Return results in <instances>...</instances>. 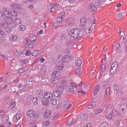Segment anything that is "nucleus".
Instances as JSON below:
<instances>
[{
  "instance_id": "26",
  "label": "nucleus",
  "mask_w": 127,
  "mask_h": 127,
  "mask_svg": "<svg viewBox=\"0 0 127 127\" xmlns=\"http://www.w3.org/2000/svg\"><path fill=\"white\" fill-rule=\"evenodd\" d=\"M89 6L91 10L93 11H96L97 9L96 8L92 3H90Z\"/></svg>"
},
{
  "instance_id": "29",
  "label": "nucleus",
  "mask_w": 127,
  "mask_h": 127,
  "mask_svg": "<svg viewBox=\"0 0 127 127\" xmlns=\"http://www.w3.org/2000/svg\"><path fill=\"white\" fill-rule=\"evenodd\" d=\"M37 39V37L35 35H32L30 38L29 40L31 42H32L35 41Z\"/></svg>"
},
{
  "instance_id": "48",
  "label": "nucleus",
  "mask_w": 127,
  "mask_h": 127,
  "mask_svg": "<svg viewBox=\"0 0 127 127\" xmlns=\"http://www.w3.org/2000/svg\"><path fill=\"white\" fill-rule=\"evenodd\" d=\"M78 85L79 86L81 87L82 88H83V87H87L86 84L82 83V82H81L80 84H78Z\"/></svg>"
},
{
  "instance_id": "24",
  "label": "nucleus",
  "mask_w": 127,
  "mask_h": 127,
  "mask_svg": "<svg viewBox=\"0 0 127 127\" xmlns=\"http://www.w3.org/2000/svg\"><path fill=\"white\" fill-rule=\"evenodd\" d=\"M114 90L116 91L118 93H120L121 92V90L120 88L116 85H114L113 87Z\"/></svg>"
},
{
  "instance_id": "39",
  "label": "nucleus",
  "mask_w": 127,
  "mask_h": 127,
  "mask_svg": "<svg viewBox=\"0 0 127 127\" xmlns=\"http://www.w3.org/2000/svg\"><path fill=\"white\" fill-rule=\"evenodd\" d=\"M105 65L104 64H102L101 67V70L102 72H105L106 71Z\"/></svg>"
},
{
  "instance_id": "17",
  "label": "nucleus",
  "mask_w": 127,
  "mask_h": 127,
  "mask_svg": "<svg viewBox=\"0 0 127 127\" xmlns=\"http://www.w3.org/2000/svg\"><path fill=\"white\" fill-rule=\"evenodd\" d=\"M60 79L58 78L52 77L51 80V81L52 83L54 84H56L58 83L59 82Z\"/></svg>"
},
{
  "instance_id": "14",
  "label": "nucleus",
  "mask_w": 127,
  "mask_h": 127,
  "mask_svg": "<svg viewBox=\"0 0 127 127\" xmlns=\"http://www.w3.org/2000/svg\"><path fill=\"white\" fill-rule=\"evenodd\" d=\"M127 106L124 104H121L119 107V110L122 112H125L127 109Z\"/></svg>"
},
{
  "instance_id": "52",
  "label": "nucleus",
  "mask_w": 127,
  "mask_h": 127,
  "mask_svg": "<svg viewBox=\"0 0 127 127\" xmlns=\"http://www.w3.org/2000/svg\"><path fill=\"white\" fill-rule=\"evenodd\" d=\"M32 54L31 51H27L25 53V55L26 56H29L31 55Z\"/></svg>"
},
{
  "instance_id": "8",
  "label": "nucleus",
  "mask_w": 127,
  "mask_h": 127,
  "mask_svg": "<svg viewBox=\"0 0 127 127\" xmlns=\"http://www.w3.org/2000/svg\"><path fill=\"white\" fill-rule=\"evenodd\" d=\"M71 104L70 103V101L68 100L65 101L63 103V106L65 108H67L68 110L70 109L72 107Z\"/></svg>"
},
{
  "instance_id": "58",
  "label": "nucleus",
  "mask_w": 127,
  "mask_h": 127,
  "mask_svg": "<svg viewBox=\"0 0 127 127\" xmlns=\"http://www.w3.org/2000/svg\"><path fill=\"white\" fill-rule=\"evenodd\" d=\"M62 106V104L61 102L59 103L57 105V109H59Z\"/></svg>"
},
{
  "instance_id": "61",
  "label": "nucleus",
  "mask_w": 127,
  "mask_h": 127,
  "mask_svg": "<svg viewBox=\"0 0 127 127\" xmlns=\"http://www.w3.org/2000/svg\"><path fill=\"white\" fill-rule=\"evenodd\" d=\"M0 57L1 58H3V59L5 60H6L8 59L7 57H6L5 56H3L2 55H0Z\"/></svg>"
},
{
  "instance_id": "32",
  "label": "nucleus",
  "mask_w": 127,
  "mask_h": 127,
  "mask_svg": "<svg viewBox=\"0 0 127 127\" xmlns=\"http://www.w3.org/2000/svg\"><path fill=\"white\" fill-rule=\"evenodd\" d=\"M19 30L21 31H24L26 29V26L25 25H20L19 27Z\"/></svg>"
},
{
  "instance_id": "55",
  "label": "nucleus",
  "mask_w": 127,
  "mask_h": 127,
  "mask_svg": "<svg viewBox=\"0 0 127 127\" xmlns=\"http://www.w3.org/2000/svg\"><path fill=\"white\" fill-rule=\"evenodd\" d=\"M117 17L119 18H121L122 16V12L120 11L119 13L116 15Z\"/></svg>"
},
{
  "instance_id": "28",
  "label": "nucleus",
  "mask_w": 127,
  "mask_h": 127,
  "mask_svg": "<svg viewBox=\"0 0 127 127\" xmlns=\"http://www.w3.org/2000/svg\"><path fill=\"white\" fill-rule=\"evenodd\" d=\"M99 88V85H97L95 86L94 88V94L95 95H96L98 92Z\"/></svg>"
},
{
  "instance_id": "41",
  "label": "nucleus",
  "mask_w": 127,
  "mask_h": 127,
  "mask_svg": "<svg viewBox=\"0 0 127 127\" xmlns=\"http://www.w3.org/2000/svg\"><path fill=\"white\" fill-rule=\"evenodd\" d=\"M15 21L14 20V23H16V24H20L21 23V20L20 19L18 18H15Z\"/></svg>"
},
{
  "instance_id": "53",
  "label": "nucleus",
  "mask_w": 127,
  "mask_h": 127,
  "mask_svg": "<svg viewBox=\"0 0 127 127\" xmlns=\"http://www.w3.org/2000/svg\"><path fill=\"white\" fill-rule=\"evenodd\" d=\"M6 11H8L5 10L4 11H0V17H3V14H4V15H5V12Z\"/></svg>"
},
{
  "instance_id": "22",
  "label": "nucleus",
  "mask_w": 127,
  "mask_h": 127,
  "mask_svg": "<svg viewBox=\"0 0 127 127\" xmlns=\"http://www.w3.org/2000/svg\"><path fill=\"white\" fill-rule=\"evenodd\" d=\"M89 115L87 113H85L82 115L80 117L81 119L83 121H85L87 119Z\"/></svg>"
},
{
  "instance_id": "50",
  "label": "nucleus",
  "mask_w": 127,
  "mask_h": 127,
  "mask_svg": "<svg viewBox=\"0 0 127 127\" xmlns=\"http://www.w3.org/2000/svg\"><path fill=\"white\" fill-rule=\"evenodd\" d=\"M62 18L59 16V17L57 19V23H62Z\"/></svg>"
},
{
  "instance_id": "23",
  "label": "nucleus",
  "mask_w": 127,
  "mask_h": 127,
  "mask_svg": "<svg viewBox=\"0 0 127 127\" xmlns=\"http://www.w3.org/2000/svg\"><path fill=\"white\" fill-rule=\"evenodd\" d=\"M42 124L43 126L46 127L50 126L51 125V123L50 121H46L43 122Z\"/></svg>"
},
{
  "instance_id": "43",
  "label": "nucleus",
  "mask_w": 127,
  "mask_h": 127,
  "mask_svg": "<svg viewBox=\"0 0 127 127\" xmlns=\"http://www.w3.org/2000/svg\"><path fill=\"white\" fill-rule=\"evenodd\" d=\"M32 102L35 104L36 105L37 103V98L36 97H33L32 99Z\"/></svg>"
},
{
  "instance_id": "19",
  "label": "nucleus",
  "mask_w": 127,
  "mask_h": 127,
  "mask_svg": "<svg viewBox=\"0 0 127 127\" xmlns=\"http://www.w3.org/2000/svg\"><path fill=\"white\" fill-rule=\"evenodd\" d=\"M61 73L59 71H55L53 72L52 74V77L57 78L60 76Z\"/></svg>"
},
{
  "instance_id": "63",
  "label": "nucleus",
  "mask_w": 127,
  "mask_h": 127,
  "mask_svg": "<svg viewBox=\"0 0 127 127\" xmlns=\"http://www.w3.org/2000/svg\"><path fill=\"white\" fill-rule=\"evenodd\" d=\"M90 104L93 107V108L95 106L96 103L95 102H94Z\"/></svg>"
},
{
  "instance_id": "56",
  "label": "nucleus",
  "mask_w": 127,
  "mask_h": 127,
  "mask_svg": "<svg viewBox=\"0 0 127 127\" xmlns=\"http://www.w3.org/2000/svg\"><path fill=\"white\" fill-rule=\"evenodd\" d=\"M64 14V12H62L61 14H60V15L59 16V17L62 18H64L65 16Z\"/></svg>"
},
{
  "instance_id": "60",
  "label": "nucleus",
  "mask_w": 127,
  "mask_h": 127,
  "mask_svg": "<svg viewBox=\"0 0 127 127\" xmlns=\"http://www.w3.org/2000/svg\"><path fill=\"white\" fill-rule=\"evenodd\" d=\"M33 5L30 4L28 6V8L30 9H32L33 8Z\"/></svg>"
},
{
  "instance_id": "15",
  "label": "nucleus",
  "mask_w": 127,
  "mask_h": 127,
  "mask_svg": "<svg viewBox=\"0 0 127 127\" xmlns=\"http://www.w3.org/2000/svg\"><path fill=\"white\" fill-rule=\"evenodd\" d=\"M17 36L14 34L12 35L9 37L10 41L12 42H15L17 40Z\"/></svg>"
},
{
  "instance_id": "21",
  "label": "nucleus",
  "mask_w": 127,
  "mask_h": 127,
  "mask_svg": "<svg viewBox=\"0 0 127 127\" xmlns=\"http://www.w3.org/2000/svg\"><path fill=\"white\" fill-rule=\"evenodd\" d=\"M9 14L10 16H11L14 17H16L18 15V13L17 11L15 10H14L13 11H12L11 13L10 12Z\"/></svg>"
},
{
  "instance_id": "6",
  "label": "nucleus",
  "mask_w": 127,
  "mask_h": 127,
  "mask_svg": "<svg viewBox=\"0 0 127 127\" xmlns=\"http://www.w3.org/2000/svg\"><path fill=\"white\" fill-rule=\"evenodd\" d=\"M67 86V84L65 81L62 80L60 83V85L58 88L60 90V92H63L64 88Z\"/></svg>"
},
{
  "instance_id": "34",
  "label": "nucleus",
  "mask_w": 127,
  "mask_h": 127,
  "mask_svg": "<svg viewBox=\"0 0 127 127\" xmlns=\"http://www.w3.org/2000/svg\"><path fill=\"white\" fill-rule=\"evenodd\" d=\"M100 127H109V125L106 122H103L100 125Z\"/></svg>"
},
{
  "instance_id": "59",
  "label": "nucleus",
  "mask_w": 127,
  "mask_h": 127,
  "mask_svg": "<svg viewBox=\"0 0 127 127\" xmlns=\"http://www.w3.org/2000/svg\"><path fill=\"white\" fill-rule=\"evenodd\" d=\"M43 32V30H41L37 32V35H40Z\"/></svg>"
},
{
  "instance_id": "37",
  "label": "nucleus",
  "mask_w": 127,
  "mask_h": 127,
  "mask_svg": "<svg viewBox=\"0 0 127 127\" xmlns=\"http://www.w3.org/2000/svg\"><path fill=\"white\" fill-rule=\"evenodd\" d=\"M81 69L80 68H78L76 69L75 73L77 75H80L81 73Z\"/></svg>"
},
{
  "instance_id": "13",
  "label": "nucleus",
  "mask_w": 127,
  "mask_h": 127,
  "mask_svg": "<svg viewBox=\"0 0 127 127\" xmlns=\"http://www.w3.org/2000/svg\"><path fill=\"white\" fill-rule=\"evenodd\" d=\"M63 92H60V90L59 89V88H57V90H54L53 91V93L54 95L56 97H58L61 95V94Z\"/></svg>"
},
{
  "instance_id": "3",
  "label": "nucleus",
  "mask_w": 127,
  "mask_h": 127,
  "mask_svg": "<svg viewBox=\"0 0 127 127\" xmlns=\"http://www.w3.org/2000/svg\"><path fill=\"white\" fill-rule=\"evenodd\" d=\"M26 115L28 118L33 117L36 119L39 116V112L38 111L35 112L33 110H29L27 112Z\"/></svg>"
},
{
  "instance_id": "64",
  "label": "nucleus",
  "mask_w": 127,
  "mask_h": 127,
  "mask_svg": "<svg viewBox=\"0 0 127 127\" xmlns=\"http://www.w3.org/2000/svg\"><path fill=\"white\" fill-rule=\"evenodd\" d=\"M113 105L111 104H109L107 105V108L108 109H110L112 108Z\"/></svg>"
},
{
  "instance_id": "16",
  "label": "nucleus",
  "mask_w": 127,
  "mask_h": 127,
  "mask_svg": "<svg viewBox=\"0 0 127 127\" xmlns=\"http://www.w3.org/2000/svg\"><path fill=\"white\" fill-rule=\"evenodd\" d=\"M71 59V57L68 55L64 56L62 58V61L64 62H67L69 61Z\"/></svg>"
},
{
  "instance_id": "51",
  "label": "nucleus",
  "mask_w": 127,
  "mask_h": 127,
  "mask_svg": "<svg viewBox=\"0 0 127 127\" xmlns=\"http://www.w3.org/2000/svg\"><path fill=\"white\" fill-rule=\"evenodd\" d=\"M106 93L107 96H109L110 94V90L109 88H107L106 90Z\"/></svg>"
},
{
  "instance_id": "11",
  "label": "nucleus",
  "mask_w": 127,
  "mask_h": 127,
  "mask_svg": "<svg viewBox=\"0 0 127 127\" xmlns=\"http://www.w3.org/2000/svg\"><path fill=\"white\" fill-rule=\"evenodd\" d=\"M10 6L12 8L16 9H18L19 10H21L22 8L21 6L14 3H12Z\"/></svg>"
},
{
  "instance_id": "38",
  "label": "nucleus",
  "mask_w": 127,
  "mask_h": 127,
  "mask_svg": "<svg viewBox=\"0 0 127 127\" xmlns=\"http://www.w3.org/2000/svg\"><path fill=\"white\" fill-rule=\"evenodd\" d=\"M82 63V61L80 59H77L75 61L76 64L77 66H80Z\"/></svg>"
},
{
  "instance_id": "42",
  "label": "nucleus",
  "mask_w": 127,
  "mask_h": 127,
  "mask_svg": "<svg viewBox=\"0 0 127 127\" xmlns=\"http://www.w3.org/2000/svg\"><path fill=\"white\" fill-rule=\"evenodd\" d=\"M11 105L9 107V108L11 109H12L13 107L15 106L16 105L15 102L13 101L11 102Z\"/></svg>"
},
{
  "instance_id": "2",
  "label": "nucleus",
  "mask_w": 127,
  "mask_h": 127,
  "mask_svg": "<svg viewBox=\"0 0 127 127\" xmlns=\"http://www.w3.org/2000/svg\"><path fill=\"white\" fill-rule=\"evenodd\" d=\"M71 37H73L78 40H81L83 37L81 31L78 29H73L70 30L68 33Z\"/></svg>"
},
{
  "instance_id": "30",
  "label": "nucleus",
  "mask_w": 127,
  "mask_h": 127,
  "mask_svg": "<svg viewBox=\"0 0 127 127\" xmlns=\"http://www.w3.org/2000/svg\"><path fill=\"white\" fill-rule=\"evenodd\" d=\"M0 25L3 28H5L6 27H7L8 26V24L6 22L4 21V19L3 22H1L0 24Z\"/></svg>"
},
{
  "instance_id": "33",
  "label": "nucleus",
  "mask_w": 127,
  "mask_h": 127,
  "mask_svg": "<svg viewBox=\"0 0 127 127\" xmlns=\"http://www.w3.org/2000/svg\"><path fill=\"white\" fill-rule=\"evenodd\" d=\"M5 31L7 33H10L12 31V29L11 27H9L8 26L7 28H5Z\"/></svg>"
},
{
  "instance_id": "40",
  "label": "nucleus",
  "mask_w": 127,
  "mask_h": 127,
  "mask_svg": "<svg viewBox=\"0 0 127 127\" xmlns=\"http://www.w3.org/2000/svg\"><path fill=\"white\" fill-rule=\"evenodd\" d=\"M106 117L108 119H111L112 118V115L111 114V113H107L106 115Z\"/></svg>"
},
{
  "instance_id": "46",
  "label": "nucleus",
  "mask_w": 127,
  "mask_h": 127,
  "mask_svg": "<svg viewBox=\"0 0 127 127\" xmlns=\"http://www.w3.org/2000/svg\"><path fill=\"white\" fill-rule=\"evenodd\" d=\"M38 50H36L34 51L32 54V56H36L38 55L39 53L38 52H39Z\"/></svg>"
},
{
  "instance_id": "12",
  "label": "nucleus",
  "mask_w": 127,
  "mask_h": 127,
  "mask_svg": "<svg viewBox=\"0 0 127 127\" xmlns=\"http://www.w3.org/2000/svg\"><path fill=\"white\" fill-rule=\"evenodd\" d=\"M65 21L68 25H72L74 24L75 20L73 18H68Z\"/></svg>"
},
{
  "instance_id": "62",
  "label": "nucleus",
  "mask_w": 127,
  "mask_h": 127,
  "mask_svg": "<svg viewBox=\"0 0 127 127\" xmlns=\"http://www.w3.org/2000/svg\"><path fill=\"white\" fill-rule=\"evenodd\" d=\"M86 126L87 127H91L92 126V124L88 122L87 123Z\"/></svg>"
},
{
  "instance_id": "25",
  "label": "nucleus",
  "mask_w": 127,
  "mask_h": 127,
  "mask_svg": "<svg viewBox=\"0 0 127 127\" xmlns=\"http://www.w3.org/2000/svg\"><path fill=\"white\" fill-rule=\"evenodd\" d=\"M34 47V45L33 44H30L25 47V49L27 51H28L30 50L31 48H33Z\"/></svg>"
},
{
  "instance_id": "27",
  "label": "nucleus",
  "mask_w": 127,
  "mask_h": 127,
  "mask_svg": "<svg viewBox=\"0 0 127 127\" xmlns=\"http://www.w3.org/2000/svg\"><path fill=\"white\" fill-rule=\"evenodd\" d=\"M102 110L101 109L98 108L96 110H95L93 112V114H94L95 115H97L98 114L102 112Z\"/></svg>"
},
{
  "instance_id": "45",
  "label": "nucleus",
  "mask_w": 127,
  "mask_h": 127,
  "mask_svg": "<svg viewBox=\"0 0 127 127\" xmlns=\"http://www.w3.org/2000/svg\"><path fill=\"white\" fill-rule=\"evenodd\" d=\"M6 34L0 30V38H2L4 37Z\"/></svg>"
},
{
  "instance_id": "49",
  "label": "nucleus",
  "mask_w": 127,
  "mask_h": 127,
  "mask_svg": "<svg viewBox=\"0 0 127 127\" xmlns=\"http://www.w3.org/2000/svg\"><path fill=\"white\" fill-rule=\"evenodd\" d=\"M70 51L69 48H67L63 50V52L64 53H67Z\"/></svg>"
},
{
  "instance_id": "36",
  "label": "nucleus",
  "mask_w": 127,
  "mask_h": 127,
  "mask_svg": "<svg viewBox=\"0 0 127 127\" xmlns=\"http://www.w3.org/2000/svg\"><path fill=\"white\" fill-rule=\"evenodd\" d=\"M50 101L49 100L45 99V100L42 101V103L44 105L48 106L49 105Z\"/></svg>"
},
{
  "instance_id": "1",
  "label": "nucleus",
  "mask_w": 127,
  "mask_h": 127,
  "mask_svg": "<svg viewBox=\"0 0 127 127\" xmlns=\"http://www.w3.org/2000/svg\"><path fill=\"white\" fill-rule=\"evenodd\" d=\"M80 29L84 30L85 29V33L88 34L92 32L94 29L95 26V23L92 22L90 19L87 20L86 18L82 17L80 21Z\"/></svg>"
},
{
  "instance_id": "10",
  "label": "nucleus",
  "mask_w": 127,
  "mask_h": 127,
  "mask_svg": "<svg viewBox=\"0 0 127 127\" xmlns=\"http://www.w3.org/2000/svg\"><path fill=\"white\" fill-rule=\"evenodd\" d=\"M64 65L61 62L58 63L56 65V68L59 71H61L64 68Z\"/></svg>"
},
{
  "instance_id": "20",
  "label": "nucleus",
  "mask_w": 127,
  "mask_h": 127,
  "mask_svg": "<svg viewBox=\"0 0 127 127\" xmlns=\"http://www.w3.org/2000/svg\"><path fill=\"white\" fill-rule=\"evenodd\" d=\"M120 47V44L118 43H115L113 47V50L115 51H117L119 49Z\"/></svg>"
},
{
  "instance_id": "7",
  "label": "nucleus",
  "mask_w": 127,
  "mask_h": 127,
  "mask_svg": "<svg viewBox=\"0 0 127 127\" xmlns=\"http://www.w3.org/2000/svg\"><path fill=\"white\" fill-rule=\"evenodd\" d=\"M44 98L45 99L51 101L53 98V96L50 92H46L44 93Z\"/></svg>"
},
{
  "instance_id": "9",
  "label": "nucleus",
  "mask_w": 127,
  "mask_h": 127,
  "mask_svg": "<svg viewBox=\"0 0 127 127\" xmlns=\"http://www.w3.org/2000/svg\"><path fill=\"white\" fill-rule=\"evenodd\" d=\"M36 95L39 99H42L43 97V92L40 90H38L36 91L35 93Z\"/></svg>"
},
{
  "instance_id": "18",
  "label": "nucleus",
  "mask_w": 127,
  "mask_h": 127,
  "mask_svg": "<svg viewBox=\"0 0 127 127\" xmlns=\"http://www.w3.org/2000/svg\"><path fill=\"white\" fill-rule=\"evenodd\" d=\"M52 112L50 110H47L43 114V115L45 117H47L52 115Z\"/></svg>"
},
{
  "instance_id": "54",
  "label": "nucleus",
  "mask_w": 127,
  "mask_h": 127,
  "mask_svg": "<svg viewBox=\"0 0 127 127\" xmlns=\"http://www.w3.org/2000/svg\"><path fill=\"white\" fill-rule=\"evenodd\" d=\"M25 71L24 70V69L23 68L20 69H19L18 70V72L19 73L22 74Z\"/></svg>"
},
{
  "instance_id": "44",
  "label": "nucleus",
  "mask_w": 127,
  "mask_h": 127,
  "mask_svg": "<svg viewBox=\"0 0 127 127\" xmlns=\"http://www.w3.org/2000/svg\"><path fill=\"white\" fill-rule=\"evenodd\" d=\"M57 101L56 99H54L53 98L52 100L50 101V102L51 103V104L52 105H55L57 104Z\"/></svg>"
},
{
  "instance_id": "47",
  "label": "nucleus",
  "mask_w": 127,
  "mask_h": 127,
  "mask_svg": "<svg viewBox=\"0 0 127 127\" xmlns=\"http://www.w3.org/2000/svg\"><path fill=\"white\" fill-rule=\"evenodd\" d=\"M21 114L19 113H17L16 115V117L17 120H18L21 118Z\"/></svg>"
},
{
  "instance_id": "4",
  "label": "nucleus",
  "mask_w": 127,
  "mask_h": 127,
  "mask_svg": "<svg viewBox=\"0 0 127 127\" xmlns=\"http://www.w3.org/2000/svg\"><path fill=\"white\" fill-rule=\"evenodd\" d=\"M10 12L6 11L5 12V17L4 18V21L6 22L8 24H11L14 23V20L9 16Z\"/></svg>"
},
{
  "instance_id": "57",
  "label": "nucleus",
  "mask_w": 127,
  "mask_h": 127,
  "mask_svg": "<svg viewBox=\"0 0 127 127\" xmlns=\"http://www.w3.org/2000/svg\"><path fill=\"white\" fill-rule=\"evenodd\" d=\"M17 52L18 54H20L23 53V51L22 50L19 49L17 51Z\"/></svg>"
},
{
  "instance_id": "31",
  "label": "nucleus",
  "mask_w": 127,
  "mask_h": 127,
  "mask_svg": "<svg viewBox=\"0 0 127 127\" xmlns=\"http://www.w3.org/2000/svg\"><path fill=\"white\" fill-rule=\"evenodd\" d=\"M73 88H74V87H73L72 86H68L67 87L68 91L70 92H73L74 91V89Z\"/></svg>"
},
{
  "instance_id": "35",
  "label": "nucleus",
  "mask_w": 127,
  "mask_h": 127,
  "mask_svg": "<svg viewBox=\"0 0 127 127\" xmlns=\"http://www.w3.org/2000/svg\"><path fill=\"white\" fill-rule=\"evenodd\" d=\"M111 113L112 116H116V115H117L118 113V112L115 109H112V112Z\"/></svg>"
},
{
  "instance_id": "5",
  "label": "nucleus",
  "mask_w": 127,
  "mask_h": 127,
  "mask_svg": "<svg viewBox=\"0 0 127 127\" xmlns=\"http://www.w3.org/2000/svg\"><path fill=\"white\" fill-rule=\"evenodd\" d=\"M118 65V63L116 62H114L112 64L110 70V73L111 74L113 75L116 73Z\"/></svg>"
}]
</instances>
